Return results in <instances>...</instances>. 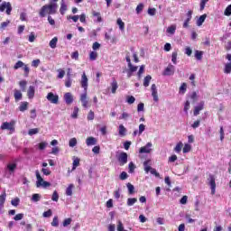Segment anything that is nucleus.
Here are the masks:
<instances>
[{
  "label": "nucleus",
  "instance_id": "obj_1",
  "mask_svg": "<svg viewBox=\"0 0 231 231\" xmlns=\"http://www.w3.org/2000/svg\"><path fill=\"white\" fill-rule=\"evenodd\" d=\"M57 8H59L57 3H51L49 5H45L42 7L40 11V16L46 17V14H49V15H55V14H57Z\"/></svg>",
  "mask_w": 231,
  "mask_h": 231
},
{
  "label": "nucleus",
  "instance_id": "obj_2",
  "mask_svg": "<svg viewBox=\"0 0 231 231\" xmlns=\"http://www.w3.org/2000/svg\"><path fill=\"white\" fill-rule=\"evenodd\" d=\"M36 174V187L39 189V187H43V189H46L48 187H51V183L44 180V179H42V177L41 176V173L39 172V171L37 170L35 171Z\"/></svg>",
  "mask_w": 231,
  "mask_h": 231
},
{
  "label": "nucleus",
  "instance_id": "obj_3",
  "mask_svg": "<svg viewBox=\"0 0 231 231\" xmlns=\"http://www.w3.org/2000/svg\"><path fill=\"white\" fill-rule=\"evenodd\" d=\"M79 100L82 104V107L88 109L89 107V99L88 98V91H85L83 94L80 95Z\"/></svg>",
  "mask_w": 231,
  "mask_h": 231
},
{
  "label": "nucleus",
  "instance_id": "obj_4",
  "mask_svg": "<svg viewBox=\"0 0 231 231\" xmlns=\"http://www.w3.org/2000/svg\"><path fill=\"white\" fill-rule=\"evenodd\" d=\"M5 11L6 12L7 15L12 14V4H10V2H3L2 5H0V12Z\"/></svg>",
  "mask_w": 231,
  "mask_h": 231
},
{
  "label": "nucleus",
  "instance_id": "obj_5",
  "mask_svg": "<svg viewBox=\"0 0 231 231\" xmlns=\"http://www.w3.org/2000/svg\"><path fill=\"white\" fill-rule=\"evenodd\" d=\"M208 180L211 187V194L214 196V194H216V177L212 174H209Z\"/></svg>",
  "mask_w": 231,
  "mask_h": 231
},
{
  "label": "nucleus",
  "instance_id": "obj_6",
  "mask_svg": "<svg viewBox=\"0 0 231 231\" xmlns=\"http://www.w3.org/2000/svg\"><path fill=\"white\" fill-rule=\"evenodd\" d=\"M46 98L51 104H59V95L53 94V92H49Z\"/></svg>",
  "mask_w": 231,
  "mask_h": 231
},
{
  "label": "nucleus",
  "instance_id": "obj_7",
  "mask_svg": "<svg viewBox=\"0 0 231 231\" xmlns=\"http://www.w3.org/2000/svg\"><path fill=\"white\" fill-rule=\"evenodd\" d=\"M151 147H152V143H146L145 146H143L140 148L139 152L141 154H149V152H151V151H152V149H151Z\"/></svg>",
  "mask_w": 231,
  "mask_h": 231
},
{
  "label": "nucleus",
  "instance_id": "obj_8",
  "mask_svg": "<svg viewBox=\"0 0 231 231\" xmlns=\"http://www.w3.org/2000/svg\"><path fill=\"white\" fill-rule=\"evenodd\" d=\"M119 163L121 166H124L125 165V163H127V153L126 152H121L119 155H118V158H117Z\"/></svg>",
  "mask_w": 231,
  "mask_h": 231
},
{
  "label": "nucleus",
  "instance_id": "obj_9",
  "mask_svg": "<svg viewBox=\"0 0 231 231\" xmlns=\"http://www.w3.org/2000/svg\"><path fill=\"white\" fill-rule=\"evenodd\" d=\"M88 76H86V73H83V75L81 76V88H84V91H88Z\"/></svg>",
  "mask_w": 231,
  "mask_h": 231
},
{
  "label": "nucleus",
  "instance_id": "obj_10",
  "mask_svg": "<svg viewBox=\"0 0 231 231\" xmlns=\"http://www.w3.org/2000/svg\"><path fill=\"white\" fill-rule=\"evenodd\" d=\"M63 98L68 106L73 104V95L71 93H65Z\"/></svg>",
  "mask_w": 231,
  "mask_h": 231
},
{
  "label": "nucleus",
  "instance_id": "obj_11",
  "mask_svg": "<svg viewBox=\"0 0 231 231\" xmlns=\"http://www.w3.org/2000/svg\"><path fill=\"white\" fill-rule=\"evenodd\" d=\"M151 89H152V97L154 102H158L159 97H158V89L156 88V84H152Z\"/></svg>",
  "mask_w": 231,
  "mask_h": 231
},
{
  "label": "nucleus",
  "instance_id": "obj_12",
  "mask_svg": "<svg viewBox=\"0 0 231 231\" xmlns=\"http://www.w3.org/2000/svg\"><path fill=\"white\" fill-rule=\"evenodd\" d=\"M16 169H17V163L15 162L8 163L6 166V171H8L9 174H14Z\"/></svg>",
  "mask_w": 231,
  "mask_h": 231
},
{
  "label": "nucleus",
  "instance_id": "obj_13",
  "mask_svg": "<svg viewBox=\"0 0 231 231\" xmlns=\"http://www.w3.org/2000/svg\"><path fill=\"white\" fill-rule=\"evenodd\" d=\"M166 33L168 37L174 35L176 33V24H171L166 29Z\"/></svg>",
  "mask_w": 231,
  "mask_h": 231
},
{
  "label": "nucleus",
  "instance_id": "obj_14",
  "mask_svg": "<svg viewBox=\"0 0 231 231\" xmlns=\"http://www.w3.org/2000/svg\"><path fill=\"white\" fill-rule=\"evenodd\" d=\"M163 75L168 76V77L171 76V75H174V66L170 64L165 69V70L163 72Z\"/></svg>",
  "mask_w": 231,
  "mask_h": 231
},
{
  "label": "nucleus",
  "instance_id": "obj_15",
  "mask_svg": "<svg viewBox=\"0 0 231 231\" xmlns=\"http://www.w3.org/2000/svg\"><path fill=\"white\" fill-rule=\"evenodd\" d=\"M66 12H68V5H66V0H61L60 13L61 15H64Z\"/></svg>",
  "mask_w": 231,
  "mask_h": 231
},
{
  "label": "nucleus",
  "instance_id": "obj_16",
  "mask_svg": "<svg viewBox=\"0 0 231 231\" xmlns=\"http://www.w3.org/2000/svg\"><path fill=\"white\" fill-rule=\"evenodd\" d=\"M1 129L3 131L8 130V131H14V125L12 123L5 122L1 125Z\"/></svg>",
  "mask_w": 231,
  "mask_h": 231
},
{
  "label": "nucleus",
  "instance_id": "obj_17",
  "mask_svg": "<svg viewBox=\"0 0 231 231\" xmlns=\"http://www.w3.org/2000/svg\"><path fill=\"white\" fill-rule=\"evenodd\" d=\"M205 106V103L201 102L199 104V106H195L193 115L194 116H198V115H199V111H203V107Z\"/></svg>",
  "mask_w": 231,
  "mask_h": 231
},
{
  "label": "nucleus",
  "instance_id": "obj_18",
  "mask_svg": "<svg viewBox=\"0 0 231 231\" xmlns=\"http://www.w3.org/2000/svg\"><path fill=\"white\" fill-rule=\"evenodd\" d=\"M27 97L28 98H33L35 97V87L30 86L27 90Z\"/></svg>",
  "mask_w": 231,
  "mask_h": 231
},
{
  "label": "nucleus",
  "instance_id": "obj_19",
  "mask_svg": "<svg viewBox=\"0 0 231 231\" xmlns=\"http://www.w3.org/2000/svg\"><path fill=\"white\" fill-rule=\"evenodd\" d=\"M86 143L88 147L91 145H97V139L95 137H88Z\"/></svg>",
  "mask_w": 231,
  "mask_h": 231
},
{
  "label": "nucleus",
  "instance_id": "obj_20",
  "mask_svg": "<svg viewBox=\"0 0 231 231\" xmlns=\"http://www.w3.org/2000/svg\"><path fill=\"white\" fill-rule=\"evenodd\" d=\"M92 15L97 18V23H102V15L100 14V12L93 10Z\"/></svg>",
  "mask_w": 231,
  "mask_h": 231
},
{
  "label": "nucleus",
  "instance_id": "obj_21",
  "mask_svg": "<svg viewBox=\"0 0 231 231\" xmlns=\"http://www.w3.org/2000/svg\"><path fill=\"white\" fill-rule=\"evenodd\" d=\"M149 163H151V160L143 162V167L146 173H149V171L151 172V169H152V167L149 166Z\"/></svg>",
  "mask_w": 231,
  "mask_h": 231
},
{
  "label": "nucleus",
  "instance_id": "obj_22",
  "mask_svg": "<svg viewBox=\"0 0 231 231\" xmlns=\"http://www.w3.org/2000/svg\"><path fill=\"white\" fill-rule=\"evenodd\" d=\"M73 189H75V185L69 184L66 189V196H73Z\"/></svg>",
  "mask_w": 231,
  "mask_h": 231
},
{
  "label": "nucleus",
  "instance_id": "obj_23",
  "mask_svg": "<svg viewBox=\"0 0 231 231\" xmlns=\"http://www.w3.org/2000/svg\"><path fill=\"white\" fill-rule=\"evenodd\" d=\"M205 19H207V14H202L198 20H197V26H202L203 23H205Z\"/></svg>",
  "mask_w": 231,
  "mask_h": 231
},
{
  "label": "nucleus",
  "instance_id": "obj_24",
  "mask_svg": "<svg viewBox=\"0 0 231 231\" xmlns=\"http://www.w3.org/2000/svg\"><path fill=\"white\" fill-rule=\"evenodd\" d=\"M59 39L57 37H54L49 43V46L51 48H52V50H55V48H57V42H58Z\"/></svg>",
  "mask_w": 231,
  "mask_h": 231
},
{
  "label": "nucleus",
  "instance_id": "obj_25",
  "mask_svg": "<svg viewBox=\"0 0 231 231\" xmlns=\"http://www.w3.org/2000/svg\"><path fill=\"white\" fill-rule=\"evenodd\" d=\"M138 201V199L136 198H129L127 199L126 205L127 207H133V205H134V203H136Z\"/></svg>",
  "mask_w": 231,
  "mask_h": 231
},
{
  "label": "nucleus",
  "instance_id": "obj_26",
  "mask_svg": "<svg viewBox=\"0 0 231 231\" xmlns=\"http://www.w3.org/2000/svg\"><path fill=\"white\" fill-rule=\"evenodd\" d=\"M5 201H6V192L4 191L2 195H0V207H5Z\"/></svg>",
  "mask_w": 231,
  "mask_h": 231
},
{
  "label": "nucleus",
  "instance_id": "obj_27",
  "mask_svg": "<svg viewBox=\"0 0 231 231\" xmlns=\"http://www.w3.org/2000/svg\"><path fill=\"white\" fill-rule=\"evenodd\" d=\"M125 133H127V129L124 127V125H119V136H125Z\"/></svg>",
  "mask_w": 231,
  "mask_h": 231
},
{
  "label": "nucleus",
  "instance_id": "obj_28",
  "mask_svg": "<svg viewBox=\"0 0 231 231\" xmlns=\"http://www.w3.org/2000/svg\"><path fill=\"white\" fill-rule=\"evenodd\" d=\"M14 98L16 101L21 100V98H23V93H21V90H14Z\"/></svg>",
  "mask_w": 231,
  "mask_h": 231
},
{
  "label": "nucleus",
  "instance_id": "obj_29",
  "mask_svg": "<svg viewBox=\"0 0 231 231\" xmlns=\"http://www.w3.org/2000/svg\"><path fill=\"white\" fill-rule=\"evenodd\" d=\"M152 79V77H151V75H148L144 78V79H143L144 88H148L149 83L151 82Z\"/></svg>",
  "mask_w": 231,
  "mask_h": 231
},
{
  "label": "nucleus",
  "instance_id": "obj_30",
  "mask_svg": "<svg viewBox=\"0 0 231 231\" xmlns=\"http://www.w3.org/2000/svg\"><path fill=\"white\" fill-rule=\"evenodd\" d=\"M98 57V52L92 51L89 53V60H95Z\"/></svg>",
  "mask_w": 231,
  "mask_h": 231
},
{
  "label": "nucleus",
  "instance_id": "obj_31",
  "mask_svg": "<svg viewBox=\"0 0 231 231\" xmlns=\"http://www.w3.org/2000/svg\"><path fill=\"white\" fill-rule=\"evenodd\" d=\"M195 58L197 60H201L203 59V51H195Z\"/></svg>",
  "mask_w": 231,
  "mask_h": 231
},
{
  "label": "nucleus",
  "instance_id": "obj_32",
  "mask_svg": "<svg viewBox=\"0 0 231 231\" xmlns=\"http://www.w3.org/2000/svg\"><path fill=\"white\" fill-rule=\"evenodd\" d=\"M32 201H33L34 203L41 201V194H39V193L33 194L32 197Z\"/></svg>",
  "mask_w": 231,
  "mask_h": 231
},
{
  "label": "nucleus",
  "instance_id": "obj_33",
  "mask_svg": "<svg viewBox=\"0 0 231 231\" xmlns=\"http://www.w3.org/2000/svg\"><path fill=\"white\" fill-rule=\"evenodd\" d=\"M111 88H112V93L113 94L116 93V89H118V83L116 82V80H114L112 82Z\"/></svg>",
  "mask_w": 231,
  "mask_h": 231
},
{
  "label": "nucleus",
  "instance_id": "obj_34",
  "mask_svg": "<svg viewBox=\"0 0 231 231\" xmlns=\"http://www.w3.org/2000/svg\"><path fill=\"white\" fill-rule=\"evenodd\" d=\"M79 165H80V159L74 158L72 171H75V169H77V167H79Z\"/></svg>",
  "mask_w": 231,
  "mask_h": 231
},
{
  "label": "nucleus",
  "instance_id": "obj_35",
  "mask_svg": "<svg viewBox=\"0 0 231 231\" xmlns=\"http://www.w3.org/2000/svg\"><path fill=\"white\" fill-rule=\"evenodd\" d=\"M187 91V83H182L180 87V95H185V92Z\"/></svg>",
  "mask_w": 231,
  "mask_h": 231
},
{
  "label": "nucleus",
  "instance_id": "obj_36",
  "mask_svg": "<svg viewBox=\"0 0 231 231\" xmlns=\"http://www.w3.org/2000/svg\"><path fill=\"white\" fill-rule=\"evenodd\" d=\"M24 62H23L22 60H18L14 66V69H19V68H23L24 66Z\"/></svg>",
  "mask_w": 231,
  "mask_h": 231
},
{
  "label": "nucleus",
  "instance_id": "obj_37",
  "mask_svg": "<svg viewBox=\"0 0 231 231\" xmlns=\"http://www.w3.org/2000/svg\"><path fill=\"white\" fill-rule=\"evenodd\" d=\"M28 84V82H26V80H21L19 82V86L22 89V91H26V85Z\"/></svg>",
  "mask_w": 231,
  "mask_h": 231
},
{
  "label": "nucleus",
  "instance_id": "obj_38",
  "mask_svg": "<svg viewBox=\"0 0 231 231\" xmlns=\"http://www.w3.org/2000/svg\"><path fill=\"white\" fill-rule=\"evenodd\" d=\"M20 111L24 112L28 109V102H23L19 106Z\"/></svg>",
  "mask_w": 231,
  "mask_h": 231
},
{
  "label": "nucleus",
  "instance_id": "obj_39",
  "mask_svg": "<svg viewBox=\"0 0 231 231\" xmlns=\"http://www.w3.org/2000/svg\"><path fill=\"white\" fill-rule=\"evenodd\" d=\"M181 149H183V143H179L174 148L175 152H181Z\"/></svg>",
  "mask_w": 231,
  "mask_h": 231
},
{
  "label": "nucleus",
  "instance_id": "obj_40",
  "mask_svg": "<svg viewBox=\"0 0 231 231\" xmlns=\"http://www.w3.org/2000/svg\"><path fill=\"white\" fill-rule=\"evenodd\" d=\"M77 145V138L73 137L69 141V147H75Z\"/></svg>",
  "mask_w": 231,
  "mask_h": 231
},
{
  "label": "nucleus",
  "instance_id": "obj_41",
  "mask_svg": "<svg viewBox=\"0 0 231 231\" xmlns=\"http://www.w3.org/2000/svg\"><path fill=\"white\" fill-rule=\"evenodd\" d=\"M126 187L128 189V193L132 195L134 192V186L131 183H127Z\"/></svg>",
  "mask_w": 231,
  "mask_h": 231
},
{
  "label": "nucleus",
  "instance_id": "obj_42",
  "mask_svg": "<svg viewBox=\"0 0 231 231\" xmlns=\"http://www.w3.org/2000/svg\"><path fill=\"white\" fill-rule=\"evenodd\" d=\"M117 24L120 30H124L125 28V23L122 21L121 18L117 19Z\"/></svg>",
  "mask_w": 231,
  "mask_h": 231
},
{
  "label": "nucleus",
  "instance_id": "obj_43",
  "mask_svg": "<svg viewBox=\"0 0 231 231\" xmlns=\"http://www.w3.org/2000/svg\"><path fill=\"white\" fill-rule=\"evenodd\" d=\"M39 134V128H32V129H30L28 132V134L30 136H33V134Z\"/></svg>",
  "mask_w": 231,
  "mask_h": 231
},
{
  "label": "nucleus",
  "instance_id": "obj_44",
  "mask_svg": "<svg viewBox=\"0 0 231 231\" xmlns=\"http://www.w3.org/2000/svg\"><path fill=\"white\" fill-rule=\"evenodd\" d=\"M177 59H178V52H172L171 54V62H173V64H177L178 61H177Z\"/></svg>",
  "mask_w": 231,
  "mask_h": 231
},
{
  "label": "nucleus",
  "instance_id": "obj_45",
  "mask_svg": "<svg viewBox=\"0 0 231 231\" xmlns=\"http://www.w3.org/2000/svg\"><path fill=\"white\" fill-rule=\"evenodd\" d=\"M79 117V106L74 107V111L71 115V118H78Z\"/></svg>",
  "mask_w": 231,
  "mask_h": 231
},
{
  "label": "nucleus",
  "instance_id": "obj_46",
  "mask_svg": "<svg viewBox=\"0 0 231 231\" xmlns=\"http://www.w3.org/2000/svg\"><path fill=\"white\" fill-rule=\"evenodd\" d=\"M128 169H129L130 174H133V172H134V169H136V166L134 165V163L130 162L128 164Z\"/></svg>",
  "mask_w": 231,
  "mask_h": 231
},
{
  "label": "nucleus",
  "instance_id": "obj_47",
  "mask_svg": "<svg viewBox=\"0 0 231 231\" xmlns=\"http://www.w3.org/2000/svg\"><path fill=\"white\" fill-rule=\"evenodd\" d=\"M224 72L226 74L231 73V62L226 64Z\"/></svg>",
  "mask_w": 231,
  "mask_h": 231
},
{
  "label": "nucleus",
  "instance_id": "obj_48",
  "mask_svg": "<svg viewBox=\"0 0 231 231\" xmlns=\"http://www.w3.org/2000/svg\"><path fill=\"white\" fill-rule=\"evenodd\" d=\"M143 11V4H139L135 9L136 14H142Z\"/></svg>",
  "mask_w": 231,
  "mask_h": 231
},
{
  "label": "nucleus",
  "instance_id": "obj_49",
  "mask_svg": "<svg viewBox=\"0 0 231 231\" xmlns=\"http://www.w3.org/2000/svg\"><path fill=\"white\" fill-rule=\"evenodd\" d=\"M136 101V98H134V97L133 96H128L126 102L127 104H134V102Z\"/></svg>",
  "mask_w": 231,
  "mask_h": 231
},
{
  "label": "nucleus",
  "instance_id": "obj_50",
  "mask_svg": "<svg viewBox=\"0 0 231 231\" xmlns=\"http://www.w3.org/2000/svg\"><path fill=\"white\" fill-rule=\"evenodd\" d=\"M130 117H131V115H129L127 112H124L120 116V120H127Z\"/></svg>",
  "mask_w": 231,
  "mask_h": 231
},
{
  "label": "nucleus",
  "instance_id": "obj_51",
  "mask_svg": "<svg viewBox=\"0 0 231 231\" xmlns=\"http://www.w3.org/2000/svg\"><path fill=\"white\" fill-rule=\"evenodd\" d=\"M53 212L51 211V209H49L45 212H43L42 216L43 217H51Z\"/></svg>",
  "mask_w": 231,
  "mask_h": 231
},
{
  "label": "nucleus",
  "instance_id": "obj_52",
  "mask_svg": "<svg viewBox=\"0 0 231 231\" xmlns=\"http://www.w3.org/2000/svg\"><path fill=\"white\" fill-rule=\"evenodd\" d=\"M24 217V214L20 213L14 216V221H21Z\"/></svg>",
  "mask_w": 231,
  "mask_h": 231
},
{
  "label": "nucleus",
  "instance_id": "obj_53",
  "mask_svg": "<svg viewBox=\"0 0 231 231\" xmlns=\"http://www.w3.org/2000/svg\"><path fill=\"white\" fill-rule=\"evenodd\" d=\"M51 226H59V217H54L51 222Z\"/></svg>",
  "mask_w": 231,
  "mask_h": 231
},
{
  "label": "nucleus",
  "instance_id": "obj_54",
  "mask_svg": "<svg viewBox=\"0 0 231 231\" xmlns=\"http://www.w3.org/2000/svg\"><path fill=\"white\" fill-rule=\"evenodd\" d=\"M190 149H192V146H190V144H185L183 147V152L184 153L190 152Z\"/></svg>",
  "mask_w": 231,
  "mask_h": 231
},
{
  "label": "nucleus",
  "instance_id": "obj_55",
  "mask_svg": "<svg viewBox=\"0 0 231 231\" xmlns=\"http://www.w3.org/2000/svg\"><path fill=\"white\" fill-rule=\"evenodd\" d=\"M39 64H41V60H33L32 61V68H39Z\"/></svg>",
  "mask_w": 231,
  "mask_h": 231
},
{
  "label": "nucleus",
  "instance_id": "obj_56",
  "mask_svg": "<svg viewBox=\"0 0 231 231\" xmlns=\"http://www.w3.org/2000/svg\"><path fill=\"white\" fill-rule=\"evenodd\" d=\"M88 120H95V112L93 110H90L88 115Z\"/></svg>",
  "mask_w": 231,
  "mask_h": 231
},
{
  "label": "nucleus",
  "instance_id": "obj_57",
  "mask_svg": "<svg viewBox=\"0 0 231 231\" xmlns=\"http://www.w3.org/2000/svg\"><path fill=\"white\" fill-rule=\"evenodd\" d=\"M58 73H59L58 79H64V75H66V71H64V70L59 69H58Z\"/></svg>",
  "mask_w": 231,
  "mask_h": 231
},
{
  "label": "nucleus",
  "instance_id": "obj_58",
  "mask_svg": "<svg viewBox=\"0 0 231 231\" xmlns=\"http://www.w3.org/2000/svg\"><path fill=\"white\" fill-rule=\"evenodd\" d=\"M23 71H24V77H28V75H30V68L28 67V65H24L23 66Z\"/></svg>",
  "mask_w": 231,
  "mask_h": 231
},
{
  "label": "nucleus",
  "instance_id": "obj_59",
  "mask_svg": "<svg viewBox=\"0 0 231 231\" xmlns=\"http://www.w3.org/2000/svg\"><path fill=\"white\" fill-rule=\"evenodd\" d=\"M189 109H190V102L189 101H186L185 105H184V111L186 114L189 113Z\"/></svg>",
  "mask_w": 231,
  "mask_h": 231
},
{
  "label": "nucleus",
  "instance_id": "obj_60",
  "mask_svg": "<svg viewBox=\"0 0 231 231\" xmlns=\"http://www.w3.org/2000/svg\"><path fill=\"white\" fill-rule=\"evenodd\" d=\"M52 201H59V193L55 190L51 197Z\"/></svg>",
  "mask_w": 231,
  "mask_h": 231
},
{
  "label": "nucleus",
  "instance_id": "obj_61",
  "mask_svg": "<svg viewBox=\"0 0 231 231\" xmlns=\"http://www.w3.org/2000/svg\"><path fill=\"white\" fill-rule=\"evenodd\" d=\"M19 198H15L11 201V204L13 205V207H18L19 206Z\"/></svg>",
  "mask_w": 231,
  "mask_h": 231
},
{
  "label": "nucleus",
  "instance_id": "obj_62",
  "mask_svg": "<svg viewBox=\"0 0 231 231\" xmlns=\"http://www.w3.org/2000/svg\"><path fill=\"white\" fill-rule=\"evenodd\" d=\"M92 50H94V51H97V50H100V43H98V42H94L92 45Z\"/></svg>",
  "mask_w": 231,
  "mask_h": 231
},
{
  "label": "nucleus",
  "instance_id": "obj_63",
  "mask_svg": "<svg viewBox=\"0 0 231 231\" xmlns=\"http://www.w3.org/2000/svg\"><path fill=\"white\" fill-rule=\"evenodd\" d=\"M143 131H145V125L143 124L139 125V136L143 133Z\"/></svg>",
  "mask_w": 231,
  "mask_h": 231
},
{
  "label": "nucleus",
  "instance_id": "obj_64",
  "mask_svg": "<svg viewBox=\"0 0 231 231\" xmlns=\"http://www.w3.org/2000/svg\"><path fill=\"white\" fill-rule=\"evenodd\" d=\"M69 225H71V218H66L63 221V226H69Z\"/></svg>",
  "mask_w": 231,
  "mask_h": 231
}]
</instances>
